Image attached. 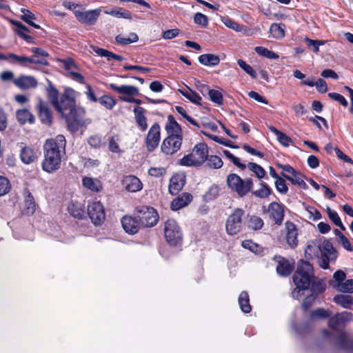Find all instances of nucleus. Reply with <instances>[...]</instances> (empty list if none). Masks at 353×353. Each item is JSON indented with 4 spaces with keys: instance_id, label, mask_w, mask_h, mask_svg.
<instances>
[{
    "instance_id": "nucleus-40",
    "label": "nucleus",
    "mask_w": 353,
    "mask_h": 353,
    "mask_svg": "<svg viewBox=\"0 0 353 353\" xmlns=\"http://www.w3.org/2000/svg\"><path fill=\"white\" fill-rule=\"evenodd\" d=\"M285 26L283 23H272L270 28L272 36L275 39H281L285 36Z\"/></svg>"
},
{
    "instance_id": "nucleus-8",
    "label": "nucleus",
    "mask_w": 353,
    "mask_h": 353,
    "mask_svg": "<svg viewBox=\"0 0 353 353\" xmlns=\"http://www.w3.org/2000/svg\"><path fill=\"white\" fill-rule=\"evenodd\" d=\"M137 215L143 227H152L155 225L159 219L156 210L152 207L142 205L137 208Z\"/></svg>"
},
{
    "instance_id": "nucleus-14",
    "label": "nucleus",
    "mask_w": 353,
    "mask_h": 353,
    "mask_svg": "<svg viewBox=\"0 0 353 353\" xmlns=\"http://www.w3.org/2000/svg\"><path fill=\"white\" fill-rule=\"evenodd\" d=\"M268 213L270 219L273 220L275 224L280 225L284 218V206L277 202H272L268 205Z\"/></svg>"
},
{
    "instance_id": "nucleus-31",
    "label": "nucleus",
    "mask_w": 353,
    "mask_h": 353,
    "mask_svg": "<svg viewBox=\"0 0 353 353\" xmlns=\"http://www.w3.org/2000/svg\"><path fill=\"white\" fill-rule=\"evenodd\" d=\"M329 285L341 292H353V279L347 280L342 283H336L335 281H329Z\"/></svg>"
},
{
    "instance_id": "nucleus-30",
    "label": "nucleus",
    "mask_w": 353,
    "mask_h": 353,
    "mask_svg": "<svg viewBox=\"0 0 353 353\" xmlns=\"http://www.w3.org/2000/svg\"><path fill=\"white\" fill-rule=\"evenodd\" d=\"M198 59L201 64L206 66H215L220 62L219 57L213 54H201Z\"/></svg>"
},
{
    "instance_id": "nucleus-46",
    "label": "nucleus",
    "mask_w": 353,
    "mask_h": 353,
    "mask_svg": "<svg viewBox=\"0 0 353 353\" xmlns=\"http://www.w3.org/2000/svg\"><path fill=\"white\" fill-rule=\"evenodd\" d=\"M47 94L48 99L52 105L57 104V102L59 101V93L58 90L50 82L47 88Z\"/></svg>"
},
{
    "instance_id": "nucleus-13",
    "label": "nucleus",
    "mask_w": 353,
    "mask_h": 353,
    "mask_svg": "<svg viewBox=\"0 0 353 353\" xmlns=\"http://www.w3.org/2000/svg\"><path fill=\"white\" fill-rule=\"evenodd\" d=\"M101 10L100 8L86 11H76L74 12L77 19L82 23L92 26L97 22Z\"/></svg>"
},
{
    "instance_id": "nucleus-33",
    "label": "nucleus",
    "mask_w": 353,
    "mask_h": 353,
    "mask_svg": "<svg viewBox=\"0 0 353 353\" xmlns=\"http://www.w3.org/2000/svg\"><path fill=\"white\" fill-rule=\"evenodd\" d=\"M282 176L285 177L286 179L290 181L292 184L297 185L302 189H307V185L303 179L301 178V174L296 171V174H292L291 175H288L283 172Z\"/></svg>"
},
{
    "instance_id": "nucleus-36",
    "label": "nucleus",
    "mask_w": 353,
    "mask_h": 353,
    "mask_svg": "<svg viewBox=\"0 0 353 353\" xmlns=\"http://www.w3.org/2000/svg\"><path fill=\"white\" fill-rule=\"evenodd\" d=\"M179 92L192 103L199 105L201 97L194 91L189 88L185 90H179Z\"/></svg>"
},
{
    "instance_id": "nucleus-24",
    "label": "nucleus",
    "mask_w": 353,
    "mask_h": 353,
    "mask_svg": "<svg viewBox=\"0 0 353 353\" xmlns=\"http://www.w3.org/2000/svg\"><path fill=\"white\" fill-rule=\"evenodd\" d=\"M68 210L73 217L83 219L86 214L85 206L80 202H71L68 206Z\"/></svg>"
},
{
    "instance_id": "nucleus-17",
    "label": "nucleus",
    "mask_w": 353,
    "mask_h": 353,
    "mask_svg": "<svg viewBox=\"0 0 353 353\" xmlns=\"http://www.w3.org/2000/svg\"><path fill=\"white\" fill-rule=\"evenodd\" d=\"M191 154L200 166L206 161L208 154V147L205 143H199L194 147Z\"/></svg>"
},
{
    "instance_id": "nucleus-3",
    "label": "nucleus",
    "mask_w": 353,
    "mask_h": 353,
    "mask_svg": "<svg viewBox=\"0 0 353 353\" xmlns=\"http://www.w3.org/2000/svg\"><path fill=\"white\" fill-rule=\"evenodd\" d=\"M65 137L62 134L46 140L43 145L44 159L41 164L43 171L52 173L60 168L61 154L65 153Z\"/></svg>"
},
{
    "instance_id": "nucleus-58",
    "label": "nucleus",
    "mask_w": 353,
    "mask_h": 353,
    "mask_svg": "<svg viewBox=\"0 0 353 353\" xmlns=\"http://www.w3.org/2000/svg\"><path fill=\"white\" fill-rule=\"evenodd\" d=\"M8 57L12 59L13 62H17L21 65L25 66L29 63V57L26 56H19L13 53H9Z\"/></svg>"
},
{
    "instance_id": "nucleus-60",
    "label": "nucleus",
    "mask_w": 353,
    "mask_h": 353,
    "mask_svg": "<svg viewBox=\"0 0 353 353\" xmlns=\"http://www.w3.org/2000/svg\"><path fill=\"white\" fill-rule=\"evenodd\" d=\"M194 21L195 23L203 27L206 26L208 23L207 16L200 12H197L194 14Z\"/></svg>"
},
{
    "instance_id": "nucleus-57",
    "label": "nucleus",
    "mask_w": 353,
    "mask_h": 353,
    "mask_svg": "<svg viewBox=\"0 0 353 353\" xmlns=\"http://www.w3.org/2000/svg\"><path fill=\"white\" fill-rule=\"evenodd\" d=\"M305 211L308 214L307 218L311 220L317 221L321 218V213L314 207L307 206Z\"/></svg>"
},
{
    "instance_id": "nucleus-28",
    "label": "nucleus",
    "mask_w": 353,
    "mask_h": 353,
    "mask_svg": "<svg viewBox=\"0 0 353 353\" xmlns=\"http://www.w3.org/2000/svg\"><path fill=\"white\" fill-rule=\"evenodd\" d=\"M165 130L168 136L182 135V129L181 125L176 121L172 115L168 117V122L165 125Z\"/></svg>"
},
{
    "instance_id": "nucleus-29",
    "label": "nucleus",
    "mask_w": 353,
    "mask_h": 353,
    "mask_svg": "<svg viewBox=\"0 0 353 353\" xmlns=\"http://www.w3.org/2000/svg\"><path fill=\"white\" fill-rule=\"evenodd\" d=\"M294 266L286 259L281 258L278 263L276 272L280 276H286L291 274Z\"/></svg>"
},
{
    "instance_id": "nucleus-43",
    "label": "nucleus",
    "mask_w": 353,
    "mask_h": 353,
    "mask_svg": "<svg viewBox=\"0 0 353 353\" xmlns=\"http://www.w3.org/2000/svg\"><path fill=\"white\" fill-rule=\"evenodd\" d=\"M254 50L258 54L269 59H278L279 58L278 54L262 46L256 47Z\"/></svg>"
},
{
    "instance_id": "nucleus-38",
    "label": "nucleus",
    "mask_w": 353,
    "mask_h": 353,
    "mask_svg": "<svg viewBox=\"0 0 353 353\" xmlns=\"http://www.w3.org/2000/svg\"><path fill=\"white\" fill-rule=\"evenodd\" d=\"M22 14L21 16V19L29 24L30 26H32L33 28L36 29H39L41 27L39 25L35 23L33 21L36 19L35 15L31 12L30 10L22 8L21 10Z\"/></svg>"
},
{
    "instance_id": "nucleus-7",
    "label": "nucleus",
    "mask_w": 353,
    "mask_h": 353,
    "mask_svg": "<svg viewBox=\"0 0 353 353\" xmlns=\"http://www.w3.org/2000/svg\"><path fill=\"white\" fill-rule=\"evenodd\" d=\"M164 234L166 241L171 245L176 246L182 241V232L174 219H168L165 223Z\"/></svg>"
},
{
    "instance_id": "nucleus-55",
    "label": "nucleus",
    "mask_w": 353,
    "mask_h": 353,
    "mask_svg": "<svg viewBox=\"0 0 353 353\" xmlns=\"http://www.w3.org/2000/svg\"><path fill=\"white\" fill-rule=\"evenodd\" d=\"M270 188L264 183H261V188L253 192L256 196L259 198H266L270 194Z\"/></svg>"
},
{
    "instance_id": "nucleus-47",
    "label": "nucleus",
    "mask_w": 353,
    "mask_h": 353,
    "mask_svg": "<svg viewBox=\"0 0 353 353\" xmlns=\"http://www.w3.org/2000/svg\"><path fill=\"white\" fill-rule=\"evenodd\" d=\"M106 14H110L112 16L117 17L118 18H123V19H131L132 14L131 12L128 10H124L123 8H118V9H112L110 11H105Z\"/></svg>"
},
{
    "instance_id": "nucleus-59",
    "label": "nucleus",
    "mask_w": 353,
    "mask_h": 353,
    "mask_svg": "<svg viewBox=\"0 0 353 353\" xmlns=\"http://www.w3.org/2000/svg\"><path fill=\"white\" fill-rule=\"evenodd\" d=\"M304 41L308 46L313 48V51L315 53L319 52V46L325 43L324 41L313 40L307 37L305 38Z\"/></svg>"
},
{
    "instance_id": "nucleus-15",
    "label": "nucleus",
    "mask_w": 353,
    "mask_h": 353,
    "mask_svg": "<svg viewBox=\"0 0 353 353\" xmlns=\"http://www.w3.org/2000/svg\"><path fill=\"white\" fill-rule=\"evenodd\" d=\"M121 224L124 230L130 234H136L141 225L137 216L136 217L124 216L121 219Z\"/></svg>"
},
{
    "instance_id": "nucleus-34",
    "label": "nucleus",
    "mask_w": 353,
    "mask_h": 353,
    "mask_svg": "<svg viewBox=\"0 0 353 353\" xmlns=\"http://www.w3.org/2000/svg\"><path fill=\"white\" fill-rule=\"evenodd\" d=\"M16 117L18 121L21 124H24L26 122L33 123L34 121V116L30 113V112L26 109L19 110L17 111Z\"/></svg>"
},
{
    "instance_id": "nucleus-62",
    "label": "nucleus",
    "mask_w": 353,
    "mask_h": 353,
    "mask_svg": "<svg viewBox=\"0 0 353 353\" xmlns=\"http://www.w3.org/2000/svg\"><path fill=\"white\" fill-rule=\"evenodd\" d=\"M275 186L279 192L282 194H286L288 192V188L283 179L280 177L276 179L275 182Z\"/></svg>"
},
{
    "instance_id": "nucleus-16",
    "label": "nucleus",
    "mask_w": 353,
    "mask_h": 353,
    "mask_svg": "<svg viewBox=\"0 0 353 353\" xmlns=\"http://www.w3.org/2000/svg\"><path fill=\"white\" fill-rule=\"evenodd\" d=\"M121 183L124 188L130 192H137L143 188L141 180L134 175L124 176Z\"/></svg>"
},
{
    "instance_id": "nucleus-20",
    "label": "nucleus",
    "mask_w": 353,
    "mask_h": 353,
    "mask_svg": "<svg viewBox=\"0 0 353 353\" xmlns=\"http://www.w3.org/2000/svg\"><path fill=\"white\" fill-rule=\"evenodd\" d=\"M185 176L180 174H174L170 180L169 192L172 195L177 194L185 185Z\"/></svg>"
},
{
    "instance_id": "nucleus-9",
    "label": "nucleus",
    "mask_w": 353,
    "mask_h": 353,
    "mask_svg": "<svg viewBox=\"0 0 353 353\" xmlns=\"http://www.w3.org/2000/svg\"><path fill=\"white\" fill-rule=\"evenodd\" d=\"M244 214V211L242 209L236 208L228 217L225 229L228 234L235 235L241 230L243 225V217Z\"/></svg>"
},
{
    "instance_id": "nucleus-45",
    "label": "nucleus",
    "mask_w": 353,
    "mask_h": 353,
    "mask_svg": "<svg viewBox=\"0 0 353 353\" xmlns=\"http://www.w3.org/2000/svg\"><path fill=\"white\" fill-rule=\"evenodd\" d=\"M311 294H314L316 296V298L319 294L323 293L326 288V285L325 283L319 280L316 281L311 282Z\"/></svg>"
},
{
    "instance_id": "nucleus-56",
    "label": "nucleus",
    "mask_w": 353,
    "mask_h": 353,
    "mask_svg": "<svg viewBox=\"0 0 353 353\" xmlns=\"http://www.w3.org/2000/svg\"><path fill=\"white\" fill-rule=\"evenodd\" d=\"M10 183L9 180L2 176H0V196L5 195L10 190Z\"/></svg>"
},
{
    "instance_id": "nucleus-52",
    "label": "nucleus",
    "mask_w": 353,
    "mask_h": 353,
    "mask_svg": "<svg viewBox=\"0 0 353 353\" xmlns=\"http://www.w3.org/2000/svg\"><path fill=\"white\" fill-rule=\"evenodd\" d=\"M98 101L108 110H112L117 103L116 100L108 95L102 96L99 99Z\"/></svg>"
},
{
    "instance_id": "nucleus-64",
    "label": "nucleus",
    "mask_w": 353,
    "mask_h": 353,
    "mask_svg": "<svg viewBox=\"0 0 353 353\" xmlns=\"http://www.w3.org/2000/svg\"><path fill=\"white\" fill-rule=\"evenodd\" d=\"M223 21V23L227 27L235 30L236 32H240L241 30V26L238 23H236V21H234V20H232L231 19L226 18Z\"/></svg>"
},
{
    "instance_id": "nucleus-4",
    "label": "nucleus",
    "mask_w": 353,
    "mask_h": 353,
    "mask_svg": "<svg viewBox=\"0 0 353 353\" xmlns=\"http://www.w3.org/2000/svg\"><path fill=\"white\" fill-rule=\"evenodd\" d=\"M305 256L307 259H318L319 266L323 269H328L330 262L336 259V252L331 242L327 240L322 243L314 241L308 243L305 249Z\"/></svg>"
},
{
    "instance_id": "nucleus-23",
    "label": "nucleus",
    "mask_w": 353,
    "mask_h": 353,
    "mask_svg": "<svg viewBox=\"0 0 353 353\" xmlns=\"http://www.w3.org/2000/svg\"><path fill=\"white\" fill-rule=\"evenodd\" d=\"M14 84L21 89L35 88L37 86V79L32 76H21L14 79Z\"/></svg>"
},
{
    "instance_id": "nucleus-48",
    "label": "nucleus",
    "mask_w": 353,
    "mask_h": 353,
    "mask_svg": "<svg viewBox=\"0 0 353 353\" xmlns=\"http://www.w3.org/2000/svg\"><path fill=\"white\" fill-rule=\"evenodd\" d=\"M327 213L330 219L334 223L335 225L339 227L342 230H345V228L341 222V220L338 214V213L330 209V208H327Z\"/></svg>"
},
{
    "instance_id": "nucleus-63",
    "label": "nucleus",
    "mask_w": 353,
    "mask_h": 353,
    "mask_svg": "<svg viewBox=\"0 0 353 353\" xmlns=\"http://www.w3.org/2000/svg\"><path fill=\"white\" fill-rule=\"evenodd\" d=\"M179 34V30L178 28H174L170 30H167L162 32V37L164 39H172L175 38Z\"/></svg>"
},
{
    "instance_id": "nucleus-12",
    "label": "nucleus",
    "mask_w": 353,
    "mask_h": 353,
    "mask_svg": "<svg viewBox=\"0 0 353 353\" xmlns=\"http://www.w3.org/2000/svg\"><path fill=\"white\" fill-rule=\"evenodd\" d=\"M161 139L160 125L155 123L150 128L145 139V145L149 152L154 151Z\"/></svg>"
},
{
    "instance_id": "nucleus-49",
    "label": "nucleus",
    "mask_w": 353,
    "mask_h": 353,
    "mask_svg": "<svg viewBox=\"0 0 353 353\" xmlns=\"http://www.w3.org/2000/svg\"><path fill=\"white\" fill-rule=\"evenodd\" d=\"M179 164L183 166H189V167H197L199 166L196 160L193 157L192 154H188L185 155L182 159H181L179 161Z\"/></svg>"
},
{
    "instance_id": "nucleus-5",
    "label": "nucleus",
    "mask_w": 353,
    "mask_h": 353,
    "mask_svg": "<svg viewBox=\"0 0 353 353\" xmlns=\"http://www.w3.org/2000/svg\"><path fill=\"white\" fill-rule=\"evenodd\" d=\"M314 276L313 268L307 261L301 260L297 265V269L294 272L292 279L296 288L292 292V296L295 299H299L303 292L309 288L311 284V279Z\"/></svg>"
},
{
    "instance_id": "nucleus-25",
    "label": "nucleus",
    "mask_w": 353,
    "mask_h": 353,
    "mask_svg": "<svg viewBox=\"0 0 353 353\" xmlns=\"http://www.w3.org/2000/svg\"><path fill=\"white\" fill-rule=\"evenodd\" d=\"M109 88L117 93L128 96H134L139 94V89L133 85H122L118 86L116 84L110 83Z\"/></svg>"
},
{
    "instance_id": "nucleus-32",
    "label": "nucleus",
    "mask_w": 353,
    "mask_h": 353,
    "mask_svg": "<svg viewBox=\"0 0 353 353\" xmlns=\"http://www.w3.org/2000/svg\"><path fill=\"white\" fill-rule=\"evenodd\" d=\"M268 129L274 133L276 137L279 142L285 147H288L290 143H292V139L288 137L286 134L281 132L275 127L270 125L268 126Z\"/></svg>"
},
{
    "instance_id": "nucleus-19",
    "label": "nucleus",
    "mask_w": 353,
    "mask_h": 353,
    "mask_svg": "<svg viewBox=\"0 0 353 353\" xmlns=\"http://www.w3.org/2000/svg\"><path fill=\"white\" fill-rule=\"evenodd\" d=\"M20 158L23 163L30 164L37 159V151L30 146L23 145L21 148Z\"/></svg>"
},
{
    "instance_id": "nucleus-54",
    "label": "nucleus",
    "mask_w": 353,
    "mask_h": 353,
    "mask_svg": "<svg viewBox=\"0 0 353 353\" xmlns=\"http://www.w3.org/2000/svg\"><path fill=\"white\" fill-rule=\"evenodd\" d=\"M208 96L212 102L219 105H221L223 103V94L220 90L211 89Z\"/></svg>"
},
{
    "instance_id": "nucleus-26",
    "label": "nucleus",
    "mask_w": 353,
    "mask_h": 353,
    "mask_svg": "<svg viewBox=\"0 0 353 353\" xmlns=\"http://www.w3.org/2000/svg\"><path fill=\"white\" fill-rule=\"evenodd\" d=\"M82 185L84 188L94 192H99L103 188L102 184L98 179L89 176L82 178Z\"/></svg>"
},
{
    "instance_id": "nucleus-22",
    "label": "nucleus",
    "mask_w": 353,
    "mask_h": 353,
    "mask_svg": "<svg viewBox=\"0 0 353 353\" xmlns=\"http://www.w3.org/2000/svg\"><path fill=\"white\" fill-rule=\"evenodd\" d=\"M192 199V196L188 192H185L173 199L171 202L170 208L172 210H179L190 203Z\"/></svg>"
},
{
    "instance_id": "nucleus-41",
    "label": "nucleus",
    "mask_w": 353,
    "mask_h": 353,
    "mask_svg": "<svg viewBox=\"0 0 353 353\" xmlns=\"http://www.w3.org/2000/svg\"><path fill=\"white\" fill-rule=\"evenodd\" d=\"M25 212L27 214H32L36 210L34 199L30 192H27L25 201Z\"/></svg>"
},
{
    "instance_id": "nucleus-39",
    "label": "nucleus",
    "mask_w": 353,
    "mask_h": 353,
    "mask_svg": "<svg viewBox=\"0 0 353 353\" xmlns=\"http://www.w3.org/2000/svg\"><path fill=\"white\" fill-rule=\"evenodd\" d=\"M93 50L97 55L101 57H106L108 61L113 59L117 61H121L123 59V58L121 56L114 54L112 52H110L103 48L96 47L93 48Z\"/></svg>"
},
{
    "instance_id": "nucleus-44",
    "label": "nucleus",
    "mask_w": 353,
    "mask_h": 353,
    "mask_svg": "<svg viewBox=\"0 0 353 353\" xmlns=\"http://www.w3.org/2000/svg\"><path fill=\"white\" fill-rule=\"evenodd\" d=\"M332 313L328 310L323 308H317L310 313V319L314 320L316 319H327L332 316Z\"/></svg>"
},
{
    "instance_id": "nucleus-35",
    "label": "nucleus",
    "mask_w": 353,
    "mask_h": 353,
    "mask_svg": "<svg viewBox=\"0 0 353 353\" xmlns=\"http://www.w3.org/2000/svg\"><path fill=\"white\" fill-rule=\"evenodd\" d=\"M239 304L242 312L249 313L252 307L250 304L249 295L246 292H242L239 296Z\"/></svg>"
},
{
    "instance_id": "nucleus-61",
    "label": "nucleus",
    "mask_w": 353,
    "mask_h": 353,
    "mask_svg": "<svg viewBox=\"0 0 353 353\" xmlns=\"http://www.w3.org/2000/svg\"><path fill=\"white\" fill-rule=\"evenodd\" d=\"M328 96L330 99L340 103L344 107H347L348 105V103L345 98L339 93L330 92L328 94Z\"/></svg>"
},
{
    "instance_id": "nucleus-1",
    "label": "nucleus",
    "mask_w": 353,
    "mask_h": 353,
    "mask_svg": "<svg viewBox=\"0 0 353 353\" xmlns=\"http://www.w3.org/2000/svg\"><path fill=\"white\" fill-rule=\"evenodd\" d=\"M55 110L65 119L68 130L77 132L85 124L83 108L75 106L74 100L67 94L61 96L57 104L53 105Z\"/></svg>"
},
{
    "instance_id": "nucleus-42",
    "label": "nucleus",
    "mask_w": 353,
    "mask_h": 353,
    "mask_svg": "<svg viewBox=\"0 0 353 353\" xmlns=\"http://www.w3.org/2000/svg\"><path fill=\"white\" fill-rule=\"evenodd\" d=\"M206 165L212 169H219L223 166L221 159L216 155H208L206 159Z\"/></svg>"
},
{
    "instance_id": "nucleus-2",
    "label": "nucleus",
    "mask_w": 353,
    "mask_h": 353,
    "mask_svg": "<svg viewBox=\"0 0 353 353\" xmlns=\"http://www.w3.org/2000/svg\"><path fill=\"white\" fill-rule=\"evenodd\" d=\"M347 313H337L330 316L328 320V325L332 332L327 330H323V336L328 339L331 343L338 348L345 351H353V340L348 338L347 334L341 330L343 326Z\"/></svg>"
},
{
    "instance_id": "nucleus-21",
    "label": "nucleus",
    "mask_w": 353,
    "mask_h": 353,
    "mask_svg": "<svg viewBox=\"0 0 353 353\" xmlns=\"http://www.w3.org/2000/svg\"><path fill=\"white\" fill-rule=\"evenodd\" d=\"M285 230L286 239L288 245L291 248H295L298 244V232L296 225L290 221H287L285 223Z\"/></svg>"
},
{
    "instance_id": "nucleus-27",
    "label": "nucleus",
    "mask_w": 353,
    "mask_h": 353,
    "mask_svg": "<svg viewBox=\"0 0 353 353\" xmlns=\"http://www.w3.org/2000/svg\"><path fill=\"white\" fill-rule=\"evenodd\" d=\"M134 118L136 122L142 132L146 130L148 128L147 119L144 115L145 110L140 106H137L134 108Z\"/></svg>"
},
{
    "instance_id": "nucleus-6",
    "label": "nucleus",
    "mask_w": 353,
    "mask_h": 353,
    "mask_svg": "<svg viewBox=\"0 0 353 353\" xmlns=\"http://www.w3.org/2000/svg\"><path fill=\"white\" fill-rule=\"evenodd\" d=\"M227 184L232 190L236 192L241 197L246 195L253 185L252 179L248 178L243 180L236 174H230L228 176Z\"/></svg>"
},
{
    "instance_id": "nucleus-10",
    "label": "nucleus",
    "mask_w": 353,
    "mask_h": 353,
    "mask_svg": "<svg viewBox=\"0 0 353 353\" xmlns=\"http://www.w3.org/2000/svg\"><path fill=\"white\" fill-rule=\"evenodd\" d=\"M183 136L171 135L168 136L162 142L161 145V152L166 156H171L177 152L182 144Z\"/></svg>"
},
{
    "instance_id": "nucleus-53",
    "label": "nucleus",
    "mask_w": 353,
    "mask_h": 353,
    "mask_svg": "<svg viewBox=\"0 0 353 353\" xmlns=\"http://www.w3.org/2000/svg\"><path fill=\"white\" fill-rule=\"evenodd\" d=\"M237 63L239 66L247 74H248L251 77L255 79L257 77V74L252 67L248 65L245 61L242 59H239L237 61Z\"/></svg>"
},
{
    "instance_id": "nucleus-37",
    "label": "nucleus",
    "mask_w": 353,
    "mask_h": 353,
    "mask_svg": "<svg viewBox=\"0 0 353 353\" xmlns=\"http://www.w3.org/2000/svg\"><path fill=\"white\" fill-rule=\"evenodd\" d=\"M333 300L336 304L345 308H349L353 304V299L350 295L337 294Z\"/></svg>"
},
{
    "instance_id": "nucleus-18",
    "label": "nucleus",
    "mask_w": 353,
    "mask_h": 353,
    "mask_svg": "<svg viewBox=\"0 0 353 353\" xmlns=\"http://www.w3.org/2000/svg\"><path fill=\"white\" fill-rule=\"evenodd\" d=\"M39 116L42 123L50 125L52 123V112L46 102L39 100L37 104Z\"/></svg>"
},
{
    "instance_id": "nucleus-50",
    "label": "nucleus",
    "mask_w": 353,
    "mask_h": 353,
    "mask_svg": "<svg viewBox=\"0 0 353 353\" xmlns=\"http://www.w3.org/2000/svg\"><path fill=\"white\" fill-rule=\"evenodd\" d=\"M263 219L257 216H251L248 221V227L254 230H258L263 226Z\"/></svg>"
},
{
    "instance_id": "nucleus-51",
    "label": "nucleus",
    "mask_w": 353,
    "mask_h": 353,
    "mask_svg": "<svg viewBox=\"0 0 353 353\" xmlns=\"http://www.w3.org/2000/svg\"><path fill=\"white\" fill-rule=\"evenodd\" d=\"M247 166L259 179H262L265 176V170L261 165L255 163H249Z\"/></svg>"
},
{
    "instance_id": "nucleus-11",
    "label": "nucleus",
    "mask_w": 353,
    "mask_h": 353,
    "mask_svg": "<svg viewBox=\"0 0 353 353\" xmlns=\"http://www.w3.org/2000/svg\"><path fill=\"white\" fill-rule=\"evenodd\" d=\"M89 217L94 225L101 224L105 219L104 208L100 201H94L88 205Z\"/></svg>"
}]
</instances>
